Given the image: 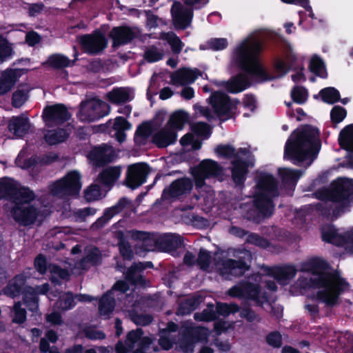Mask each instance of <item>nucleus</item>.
Listing matches in <instances>:
<instances>
[{"label":"nucleus","mask_w":353,"mask_h":353,"mask_svg":"<svg viewBox=\"0 0 353 353\" xmlns=\"http://www.w3.org/2000/svg\"><path fill=\"white\" fill-rule=\"evenodd\" d=\"M260 33V30L254 31L236 45L232 54V63L247 72L259 82L283 77L293 67L297 59L296 55L291 46H288L285 58L277 59L274 63L276 74H268L258 59V54L262 48Z\"/></svg>","instance_id":"nucleus-1"},{"label":"nucleus","mask_w":353,"mask_h":353,"mask_svg":"<svg viewBox=\"0 0 353 353\" xmlns=\"http://www.w3.org/2000/svg\"><path fill=\"white\" fill-rule=\"evenodd\" d=\"M11 196L13 206L11 214L19 224L28 225L41 221L44 215L34 202V193L29 188H19L17 183L9 178L0 180V196Z\"/></svg>","instance_id":"nucleus-2"},{"label":"nucleus","mask_w":353,"mask_h":353,"mask_svg":"<svg viewBox=\"0 0 353 353\" xmlns=\"http://www.w3.org/2000/svg\"><path fill=\"white\" fill-rule=\"evenodd\" d=\"M316 298L327 305L337 303L339 295L349 289L348 283L323 261H314L310 269Z\"/></svg>","instance_id":"nucleus-3"},{"label":"nucleus","mask_w":353,"mask_h":353,"mask_svg":"<svg viewBox=\"0 0 353 353\" xmlns=\"http://www.w3.org/2000/svg\"><path fill=\"white\" fill-rule=\"evenodd\" d=\"M319 131L312 126L297 129L288 140L284 157L294 163L306 161L310 165L320 149Z\"/></svg>","instance_id":"nucleus-4"},{"label":"nucleus","mask_w":353,"mask_h":353,"mask_svg":"<svg viewBox=\"0 0 353 353\" xmlns=\"http://www.w3.org/2000/svg\"><path fill=\"white\" fill-rule=\"evenodd\" d=\"M276 195L274 179L270 174H263L257 182L253 194L254 205L258 212L263 216L272 214L274 205L271 199Z\"/></svg>","instance_id":"nucleus-5"},{"label":"nucleus","mask_w":353,"mask_h":353,"mask_svg":"<svg viewBox=\"0 0 353 353\" xmlns=\"http://www.w3.org/2000/svg\"><path fill=\"white\" fill-rule=\"evenodd\" d=\"M30 270L26 272L17 275L12 281H10L7 287L4 289V293L10 296H17L19 293L23 291L24 293L23 300L25 304L28 307L31 311H36L38 307L37 304V294H45L48 290V285L43 284L38 287L37 290L32 288H26L23 289L25 285V280L30 276Z\"/></svg>","instance_id":"nucleus-6"},{"label":"nucleus","mask_w":353,"mask_h":353,"mask_svg":"<svg viewBox=\"0 0 353 353\" xmlns=\"http://www.w3.org/2000/svg\"><path fill=\"white\" fill-rule=\"evenodd\" d=\"M330 198L334 208L332 214L336 216L348 208L353 201V179L341 177L333 181Z\"/></svg>","instance_id":"nucleus-7"},{"label":"nucleus","mask_w":353,"mask_h":353,"mask_svg":"<svg viewBox=\"0 0 353 353\" xmlns=\"http://www.w3.org/2000/svg\"><path fill=\"white\" fill-rule=\"evenodd\" d=\"M81 188L80 175L77 172L72 171L53 183L51 185L50 191L54 195L65 196L78 194Z\"/></svg>","instance_id":"nucleus-8"},{"label":"nucleus","mask_w":353,"mask_h":353,"mask_svg":"<svg viewBox=\"0 0 353 353\" xmlns=\"http://www.w3.org/2000/svg\"><path fill=\"white\" fill-rule=\"evenodd\" d=\"M241 258L243 261L228 259L218 262L215 268L225 279H230L233 276H241L248 270L249 265L247 263L252 259V254L249 251L245 250Z\"/></svg>","instance_id":"nucleus-9"},{"label":"nucleus","mask_w":353,"mask_h":353,"mask_svg":"<svg viewBox=\"0 0 353 353\" xmlns=\"http://www.w3.org/2000/svg\"><path fill=\"white\" fill-rule=\"evenodd\" d=\"M322 237L324 241L342 246L347 252L353 254V228L344 232L332 225H325L322 228Z\"/></svg>","instance_id":"nucleus-10"},{"label":"nucleus","mask_w":353,"mask_h":353,"mask_svg":"<svg viewBox=\"0 0 353 353\" xmlns=\"http://www.w3.org/2000/svg\"><path fill=\"white\" fill-rule=\"evenodd\" d=\"M140 329L131 331L127 336L125 344L119 341L116 345L117 353H127L136 347L134 353H145V351L151 343L150 338L143 336Z\"/></svg>","instance_id":"nucleus-11"},{"label":"nucleus","mask_w":353,"mask_h":353,"mask_svg":"<svg viewBox=\"0 0 353 353\" xmlns=\"http://www.w3.org/2000/svg\"><path fill=\"white\" fill-rule=\"evenodd\" d=\"M110 111L108 104L98 99H92L82 103L79 117L84 121H92L107 114Z\"/></svg>","instance_id":"nucleus-12"},{"label":"nucleus","mask_w":353,"mask_h":353,"mask_svg":"<svg viewBox=\"0 0 353 353\" xmlns=\"http://www.w3.org/2000/svg\"><path fill=\"white\" fill-rule=\"evenodd\" d=\"M221 172V168L215 161L212 160L202 161L199 166L193 170L196 186L201 188L205 179L218 176Z\"/></svg>","instance_id":"nucleus-13"},{"label":"nucleus","mask_w":353,"mask_h":353,"mask_svg":"<svg viewBox=\"0 0 353 353\" xmlns=\"http://www.w3.org/2000/svg\"><path fill=\"white\" fill-rule=\"evenodd\" d=\"M70 117V114L65 106L57 104L46 108L43 110V118L48 126L59 125Z\"/></svg>","instance_id":"nucleus-14"},{"label":"nucleus","mask_w":353,"mask_h":353,"mask_svg":"<svg viewBox=\"0 0 353 353\" xmlns=\"http://www.w3.org/2000/svg\"><path fill=\"white\" fill-rule=\"evenodd\" d=\"M229 294L232 296L251 299L258 303H263L267 300L265 294L261 293L259 286L252 283L236 285L229 290Z\"/></svg>","instance_id":"nucleus-15"},{"label":"nucleus","mask_w":353,"mask_h":353,"mask_svg":"<svg viewBox=\"0 0 353 353\" xmlns=\"http://www.w3.org/2000/svg\"><path fill=\"white\" fill-rule=\"evenodd\" d=\"M83 50L88 53H97L107 46L105 36L99 32L92 34L83 35L79 38Z\"/></svg>","instance_id":"nucleus-16"},{"label":"nucleus","mask_w":353,"mask_h":353,"mask_svg":"<svg viewBox=\"0 0 353 353\" xmlns=\"http://www.w3.org/2000/svg\"><path fill=\"white\" fill-rule=\"evenodd\" d=\"M128 290V285L125 281H121L115 283L114 288L105 294L99 301V310L100 314L108 316L114 306V297L116 296V292L119 291L123 293Z\"/></svg>","instance_id":"nucleus-17"},{"label":"nucleus","mask_w":353,"mask_h":353,"mask_svg":"<svg viewBox=\"0 0 353 353\" xmlns=\"http://www.w3.org/2000/svg\"><path fill=\"white\" fill-rule=\"evenodd\" d=\"M210 103L215 113L221 119H227L230 115L234 105L223 93L215 92L210 98Z\"/></svg>","instance_id":"nucleus-18"},{"label":"nucleus","mask_w":353,"mask_h":353,"mask_svg":"<svg viewBox=\"0 0 353 353\" xmlns=\"http://www.w3.org/2000/svg\"><path fill=\"white\" fill-rule=\"evenodd\" d=\"M148 168L145 163H139L130 165L128 169L126 185L134 189L145 181Z\"/></svg>","instance_id":"nucleus-19"},{"label":"nucleus","mask_w":353,"mask_h":353,"mask_svg":"<svg viewBox=\"0 0 353 353\" xmlns=\"http://www.w3.org/2000/svg\"><path fill=\"white\" fill-rule=\"evenodd\" d=\"M171 12L173 22L176 28L181 29L185 28L190 23L192 10L190 9L183 8L180 3H174Z\"/></svg>","instance_id":"nucleus-20"},{"label":"nucleus","mask_w":353,"mask_h":353,"mask_svg":"<svg viewBox=\"0 0 353 353\" xmlns=\"http://www.w3.org/2000/svg\"><path fill=\"white\" fill-rule=\"evenodd\" d=\"M192 188V183L189 179L183 178L174 181L168 188L163 191V196L166 199L176 198L188 194Z\"/></svg>","instance_id":"nucleus-21"},{"label":"nucleus","mask_w":353,"mask_h":353,"mask_svg":"<svg viewBox=\"0 0 353 353\" xmlns=\"http://www.w3.org/2000/svg\"><path fill=\"white\" fill-rule=\"evenodd\" d=\"M200 75L196 69L182 68L172 74L171 81L175 85H185L193 83Z\"/></svg>","instance_id":"nucleus-22"},{"label":"nucleus","mask_w":353,"mask_h":353,"mask_svg":"<svg viewBox=\"0 0 353 353\" xmlns=\"http://www.w3.org/2000/svg\"><path fill=\"white\" fill-rule=\"evenodd\" d=\"M114 157L113 148L108 145L94 148L89 154L90 161L96 165L110 161Z\"/></svg>","instance_id":"nucleus-23"},{"label":"nucleus","mask_w":353,"mask_h":353,"mask_svg":"<svg viewBox=\"0 0 353 353\" xmlns=\"http://www.w3.org/2000/svg\"><path fill=\"white\" fill-rule=\"evenodd\" d=\"M121 174V168L120 166L108 167L98 176L97 181L101 186L110 188L119 179Z\"/></svg>","instance_id":"nucleus-24"},{"label":"nucleus","mask_w":353,"mask_h":353,"mask_svg":"<svg viewBox=\"0 0 353 353\" xmlns=\"http://www.w3.org/2000/svg\"><path fill=\"white\" fill-rule=\"evenodd\" d=\"M176 137V132L165 125L154 134L152 141L158 147L164 148L173 143Z\"/></svg>","instance_id":"nucleus-25"},{"label":"nucleus","mask_w":353,"mask_h":353,"mask_svg":"<svg viewBox=\"0 0 353 353\" xmlns=\"http://www.w3.org/2000/svg\"><path fill=\"white\" fill-rule=\"evenodd\" d=\"M30 124L28 119L24 116L12 117L8 123L9 130L16 137H22L29 130Z\"/></svg>","instance_id":"nucleus-26"},{"label":"nucleus","mask_w":353,"mask_h":353,"mask_svg":"<svg viewBox=\"0 0 353 353\" xmlns=\"http://www.w3.org/2000/svg\"><path fill=\"white\" fill-rule=\"evenodd\" d=\"M268 273L280 284L285 285L295 276L296 270L293 266L276 267L270 270Z\"/></svg>","instance_id":"nucleus-27"},{"label":"nucleus","mask_w":353,"mask_h":353,"mask_svg":"<svg viewBox=\"0 0 353 353\" xmlns=\"http://www.w3.org/2000/svg\"><path fill=\"white\" fill-rule=\"evenodd\" d=\"M110 36L113 39V46H118L131 41L134 37L135 33L130 28L117 27L112 30Z\"/></svg>","instance_id":"nucleus-28"},{"label":"nucleus","mask_w":353,"mask_h":353,"mask_svg":"<svg viewBox=\"0 0 353 353\" xmlns=\"http://www.w3.org/2000/svg\"><path fill=\"white\" fill-rule=\"evenodd\" d=\"M108 99L113 103H125L134 98V91L129 88H118L108 92Z\"/></svg>","instance_id":"nucleus-29"},{"label":"nucleus","mask_w":353,"mask_h":353,"mask_svg":"<svg viewBox=\"0 0 353 353\" xmlns=\"http://www.w3.org/2000/svg\"><path fill=\"white\" fill-rule=\"evenodd\" d=\"M19 72L16 70H8L0 77V94L9 92L19 78Z\"/></svg>","instance_id":"nucleus-30"},{"label":"nucleus","mask_w":353,"mask_h":353,"mask_svg":"<svg viewBox=\"0 0 353 353\" xmlns=\"http://www.w3.org/2000/svg\"><path fill=\"white\" fill-rule=\"evenodd\" d=\"M188 120L189 117L187 112L183 110H178L171 114L166 125L176 133V131L183 128Z\"/></svg>","instance_id":"nucleus-31"},{"label":"nucleus","mask_w":353,"mask_h":353,"mask_svg":"<svg viewBox=\"0 0 353 353\" xmlns=\"http://www.w3.org/2000/svg\"><path fill=\"white\" fill-rule=\"evenodd\" d=\"M44 64L53 68L61 69L73 65L74 61L63 54H54L48 58Z\"/></svg>","instance_id":"nucleus-32"},{"label":"nucleus","mask_w":353,"mask_h":353,"mask_svg":"<svg viewBox=\"0 0 353 353\" xmlns=\"http://www.w3.org/2000/svg\"><path fill=\"white\" fill-rule=\"evenodd\" d=\"M75 300L78 301H90L92 299L85 294H80L73 297L70 293H66L61 296L58 303V307L62 310H68L74 306Z\"/></svg>","instance_id":"nucleus-33"},{"label":"nucleus","mask_w":353,"mask_h":353,"mask_svg":"<svg viewBox=\"0 0 353 353\" xmlns=\"http://www.w3.org/2000/svg\"><path fill=\"white\" fill-rule=\"evenodd\" d=\"M128 201L125 199H121L119 202L114 206L108 208L101 216L96 223L97 225H102L110 219H111L115 214L121 212L128 205Z\"/></svg>","instance_id":"nucleus-34"},{"label":"nucleus","mask_w":353,"mask_h":353,"mask_svg":"<svg viewBox=\"0 0 353 353\" xmlns=\"http://www.w3.org/2000/svg\"><path fill=\"white\" fill-rule=\"evenodd\" d=\"M159 243L161 248L165 252H170L180 246L181 241L179 236L173 234H167L159 238Z\"/></svg>","instance_id":"nucleus-35"},{"label":"nucleus","mask_w":353,"mask_h":353,"mask_svg":"<svg viewBox=\"0 0 353 353\" xmlns=\"http://www.w3.org/2000/svg\"><path fill=\"white\" fill-rule=\"evenodd\" d=\"M341 147L347 151H353V124L346 126L339 137Z\"/></svg>","instance_id":"nucleus-36"},{"label":"nucleus","mask_w":353,"mask_h":353,"mask_svg":"<svg viewBox=\"0 0 353 353\" xmlns=\"http://www.w3.org/2000/svg\"><path fill=\"white\" fill-rule=\"evenodd\" d=\"M250 165L252 164L245 163L241 160H236L233 162L232 173L235 183L241 184L244 181L247 169Z\"/></svg>","instance_id":"nucleus-37"},{"label":"nucleus","mask_w":353,"mask_h":353,"mask_svg":"<svg viewBox=\"0 0 353 353\" xmlns=\"http://www.w3.org/2000/svg\"><path fill=\"white\" fill-rule=\"evenodd\" d=\"M249 85L247 74H239L226 83L227 90L233 93L241 92Z\"/></svg>","instance_id":"nucleus-38"},{"label":"nucleus","mask_w":353,"mask_h":353,"mask_svg":"<svg viewBox=\"0 0 353 353\" xmlns=\"http://www.w3.org/2000/svg\"><path fill=\"white\" fill-rule=\"evenodd\" d=\"M279 174L285 185L294 186L301 176L299 171L292 170L288 168H279Z\"/></svg>","instance_id":"nucleus-39"},{"label":"nucleus","mask_w":353,"mask_h":353,"mask_svg":"<svg viewBox=\"0 0 353 353\" xmlns=\"http://www.w3.org/2000/svg\"><path fill=\"white\" fill-rule=\"evenodd\" d=\"M151 265V263H148L147 265L143 263L134 264L126 273V279L134 284L141 283L142 276L140 274V271L147 267H150Z\"/></svg>","instance_id":"nucleus-40"},{"label":"nucleus","mask_w":353,"mask_h":353,"mask_svg":"<svg viewBox=\"0 0 353 353\" xmlns=\"http://www.w3.org/2000/svg\"><path fill=\"white\" fill-rule=\"evenodd\" d=\"M67 130L61 129L59 130H49L45 134L46 141L51 145L57 144L64 141L68 137Z\"/></svg>","instance_id":"nucleus-41"},{"label":"nucleus","mask_w":353,"mask_h":353,"mask_svg":"<svg viewBox=\"0 0 353 353\" xmlns=\"http://www.w3.org/2000/svg\"><path fill=\"white\" fill-rule=\"evenodd\" d=\"M310 70L318 76L325 78L327 77V72L324 62L317 55H313L310 63Z\"/></svg>","instance_id":"nucleus-42"},{"label":"nucleus","mask_w":353,"mask_h":353,"mask_svg":"<svg viewBox=\"0 0 353 353\" xmlns=\"http://www.w3.org/2000/svg\"><path fill=\"white\" fill-rule=\"evenodd\" d=\"M162 38L169 43L174 52L179 53L182 50L183 47V43L173 32L164 33L162 35Z\"/></svg>","instance_id":"nucleus-43"},{"label":"nucleus","mask_w":353,"mask_h":353,"mask_svg":"<svg viewBox=\"0 0 353 353\" xmlns=\"http://www.w3.org/2000/svg\"><path fill=\"white\" fill-rule=\"evenodd\" d=\"M85 258L81 263H79V266L82 268H85V265L84 263L89 261L93 264L98 263L101 259V254L99 250L94 247H89L85 250Z\"/></svg>","instance_id":"nucleus-44"},{"label":"nucleus","mask_w":353,"mask_h":353,"mask_svg":"<svg viewBox=\"0 0 353 353\" xmlns=\"http://www.w3.org/2000/svg\"><path fill=\"white\" fill-rule=\"evenodd\" d=\"M320 94L323 101L327 103H334L339 99V92L334 88H324Z\"/></svg>","instance_id":"nucleus-45"},{"label":"nucleus","mask_w":353,"mask_h":353,"mask_svg":"<svg viewBox=\"0 0 353 353\" xmlns=\"http://www.w3.org/2000/svg\"><path fill=\"white\" fill-rule=\"evenodd\" d=\"M101 195L102 190L98 184L90 185L85 192V197L89 201L97 200Z\"/></svg>","instance_id":"nucleus-46"},{"label":"nucleus","mask_w":353,"mask_h":353,"mask_svg":"<svg viewBox=\"0 0 353 353\" xmlns=\"http://www.w3.org/2000/svg\"><path fill=\"white\" fill-rule=\"evenodd\" d=\"M150 132L151 130L148 125L143 124L140 125L136 132L135 141L139 144H143Z\"/></svg>","instance_id":"nucleus-47"},{"label":"nucleus","mask_w":353,"mask_h":353,"mask_svg":"<svg viewBox=\"0 0 353 353\" xmlns=\"http://www.w3.org/2000/svg\"><path fill=\"white\" fill-rule=\"evenodd\" d=\"M291 96L294 101L303 103L307 100V93L303 88L295 87L291 91Z\"/></svg>","instance_id":"nucleus-48"},{"label":"nucleus","mask_w":353,"mask_h":353,"mask_svg":"<svg viewBox=\"0 0 353 353\" xmlns=\"http://www.w3.org/2000/svg\"><path fill=\"white\" fill-rule=\"evenodd\" d=\"M12 54V48L10 43L3 38L0 37V61L9 57Z\"/></svg>","instance_id":"nucleus-49"},{"label":"nucleus","mask_w":353,"mask_h":353,"mask_svg":"<svg viewBox=\"0 0 353 353\" xmlns=\"http://www.w3.org/2000/svg\"><path fill=\"white\" fill-rule=\"evenodd\" d=\"M180 143L183 146L190 145L194 150H197L201 148V142L194 139L192 134H187L184 135L180 140Z\"/></svg>","instance_id":"nucleus-50"},{"label":"nucleus","mask_w":353,"mask_h":353,"mask_svg":"<svg viewBox=\"0 0 353 353\" xmlns=\"http://www.w3.org/2000/svg\"><path fill=\"white\" fill-rule=\"evenodd\" d=\"M116 235L119 241V244L121 254L125 259H129L132 256V251L129 246L123 242L124 237L123 232L122 231H118Z\"/></svg>","instance_id":"nucleus-51"},{"label":"nucleus","mask_w":353,"mask_h":353,"mask_svg":"<svg viewBox=\"0 0 353 353\" xmlns=\"http://www.w3.org/2000/svg\"><path fill=\"white\" fill-rule=\"evenodd\" d=\"M192 130L199 137L207 138L210 134L209 126L201 122L194 123L192 127Z\"/></svg>","instance_id":"nucleus-52"},{"label":"nucleus","mask_w":353,"mask_h":353,"mask_svg":"<svg viewBox=\"0 0 353 353\" xmlns=\"http://www.w3.org/2000/svg\"><path fill=\"white\" fill-rule=\"evenodd\" d=\"M49 269L52 274L51 280L52 282H56L58 277L67 279L69 275L68 271L60 269L55 265H50Z\"/></svg>","instance_id":"nucleus-53"},{"label":"nucleus","mask_w":353,"mask_h":353,"mask_svg":"<svg viewBox=\"0 0 353 353\" xmlns=\"http://www.w3.org/2000/svg\"><path fill=\"white\" fill-rule=\"evenodd\" d=\"M96 210L93 208H85L83 209H79L74 212V216L77 221H84L87 216L94 214Z\"/></svg>","instance_id":"nucleus-54"},{"label":"nucleus","mask_w":353,"mask_h":353,"mask_svg":"<svg viewBox=\"0 0 353 353\" xmlns=\"http://www.w3.org/2000/svg\"><path fill=\"white\" fill-rule=\"evenodd\" d=\"M194 318L199 321H210L215 318V314L212 307H208L201 313H196Z\"/></svg>","instance_id":"nucleus-55"},{"label":"nucleus","mask_w":353,"mask_h":353,"mask_svg":"<svg viewBox=\"0 0 353 353\" xmlns=\"http://www.w3.org/2000/svg\"><path fill=\"white\" fill-rule=\"evenodd\" d=\"M14 322L21 323L26 320V311L21 307L20 303H17L14 305Z\"/></svg>","instance_id":"nucleus-56"},{"label":"nucleus","mask_w":353,"mask_h":353,"mask_svg":"<svg viewBox=\"0 0 353 353\" xmlns=\"http://www.w3.org/2000/svg\"><path fill=\"white\" fill-rule=\"evenodd\" d=\"M346 116L345 109L339 106L333 108L331 112V119L335 123L341 122Z\"/></svg>","instance_id":"nucleus-57"},{"label":"nucleus","mask_w":353,"mask_h":353,"mask_svg":"<svg viewBox=\"0 0 353 353\" xmlns=\"http://www.w3.org/2000/svg\"><path fill=\"white\" fill-rule=\"evenodd\" d=\"M209 48L214 50H221L228 46V41L225 39H212L208 42Z\"/></svg>","instance_id":"nucleus-58"},{"label":"nucleus","mask_w":353,"mask_h":353,"mask_svg":"<svg viewBox=\"0 0 353 353\" xmlns=\"http://www.w3.org/2000/svg\"><path fill=\"white\" fill-rule=\"evenodd\" d=\"M162 57V53L154 47L148 49L145 53V58L150 62L159 61Z\"/></svg>","instance_id":"nucleus-59"},{"label":"nucleus","mask_w":353,"mask_h":353,"mask_svg":"<svg viewBox=\"0 0 353 353\" xmlns=\"http://www.w3.org/2000/svg\"><path fill=\"white\" fill-rule=\"evenodd\" d=\"M215 152L219 156L229 158L234 154V149L230 145H219L215 148Z\"/></svg>","instance_id":"nucleus-60"},{"label":"nucleus","mask_w":353,"mask_h":353,"mask_svg":"<svg viewBox=\"0 0 353 353\" xmlns=\"http://www.w3.org/2000/svg\"><path fill=\"white\" fill-rule=\"evenodd\" d=\"M113 128L117 131H125L131 128V125L125 119L118 117L114 119Z\"/></svg>","instance_id":"nucleus-61"},{"label":"nucleus","mask_w":353,"mask_h":353,"mask_svg":"<svg viewBox=\"0 0 353 353\" xmlns=\"http://www.w3.org/2000/svg\"><path fill=\"white\" fill-rule=\"evenodd\" d=\"M210 259V256L209 253L204 250H201L197 260L200 268L202 269H206L209 266Z\"/></svg>","instance_id":"nucleus-62"},{"label":"nucleus","mask_w":353,"mask_h":353,"mask_svg":"<svg viewBox=\"0 0 353 353\" xmlns=\"http://www.w3.org/2000/svg\"><path fill=\"white\" fill-rule=\"evenodd\" d=\"M26 94L23 91H17L12 96V104L14 107H21L26 100Z\"/></svg>","instance_id":"nucleus-63"},{"label":"nucleus","mask_w":353,"mask_h":353,"mask_svg":"<svg viewBox=\"0 0 353 353\" xmlns=\"http://www.w3.org/2000/svg\"><path fill=\"white\" fill-rule=\"evenodd\" d=\"M267 342L272 347H278L281 345V335L279 332H272L267 336Z\"/></svg>","instance_id":"nucleus-64"}]
</instances>
